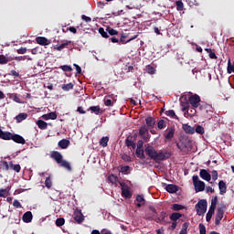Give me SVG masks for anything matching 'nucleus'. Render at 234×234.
<instances>
[{
	"instance_id": "obj_58",
	"label": "nucleus",
	"mask_w": 234,
	"mask_h": 234,
	"mask_svg": "<svg viewBox=\"0 0 234 234\" xmlns=\"http://www.w3.org/2000/svg\"><path fill=\"white\" fill-rule=\"evenodd\" d=\"M157 127H158V129H164V127H165V122L164 120H160L157 122Z\"/></svg>"
},
{
	"instance_id": "obj_44",
	"label": "nucleus",
	"mask_w": 234,
	"mask_h": 234,
	"mask_svg": "<svg viewBox=\"0 0 234 234\" xmlns=\"http://www.w3.org/2000/svg\"><path fill=\"white\" fill-rule=\"evenodd\" d=\"M187 228H189V223H184L179 234H187Z\"/></svg>"
},
{
	"instance_id": "obj_8",
	"label": "nucleus",
	"mask_w": 234,
	"mask_h": 234,
	"mask_svg": "<svg viewBox=\"0 0 234 234\" xmlns=\"http://www.w3.org/2000/svg\"><path fill=\"white\" fill-rule=\"evenodd\" d=\"M225 207H226L225 205L218 207L216 218H215L216 226H220V220H222V218H224V208Z\"/></svg>"
},
{
	"instance_id": "obj_39",
	"label": "nucleus",
	"mask_w": 234,
	"mask_h": 234,
	"mask_svg": "<svg viewBox=\"0 0 234 234\" xmlns=\"http://www.w3.org/2000/svg\"><path fill=\"white\" fill-rule=\"evenodd\" d=\"M166 116H169V118H173L174 120H178V116H176V113L173 110H169L165 112Z\"/></svg>"
},
{
	"instance_id": "obj_52",
	"label": "nucleus",
	"mask_w": 234,
	"mask_h": 234,
	"mask_svg": "<svg viewBox=\"0 0 234 234\" xmlns=\"http://www.w3.org/2000/svg\"><path fill=\"white\" fill-rule=\"evenodd\" d=\"M122 160H123V162H133V158H131L127 154H123L122 155Z\"/></svg>"
},
{
	"instance_id": "obj_11",
	"label": "nucleus",
	"mask_w": 234,
	"mask_h": 234,
	"mask_svg": "<svg viewBox=\"0 0 234 234\" xmlns=\"http://www.w3.org/2000/svg\"><path fill=\"white\" fill-rule=\"evenodd\" d=\"M73 218L77 224H81V222L85 220V218L83 217V213H81V210L80 209H77L74 211Z\"/></svg>"
},
{
	"instance_id": "obj_4",
	"label": "nucleus",
	"mask_w": 234,
	"mask_h": 234,
	"mask_svg": "<svg viewBox=\"0 0 234 234\" xmlns=\"http://www.w3.org/2000/svg\"><path fill=\"white\" fill-rule=\"evenodd\" d=\"M196 193H200L206 189V183L198 178V176H193L192 177Z\"/></svg>"
},
{
	"instance_id": "obj_6",
	"label": "nucleus",
	"mask_w": 234,
	"mask_h": 234,
	"mask_svg": "<svg viewBox=\"0 0 234 234\" xmlns=\"http://www.w3.org/2000/svg\"><path fill=\"white\" fill-rule=\"evenodd\" d=\"M149 211L145 212L144 218L145 220H154L158 217V212L156 211V208L153 206L148 207Z\"/></svg>"
},
{
	"instance_id": "obj_33",
	"label": "nucleus",
	"mask_w": 234,
	"mask_h": 234,
	"mask_svg": "<svg viewBox=\"0 0 234 234\" xmlns=\"http://www.w3.org/2000/svg\"><path fill=\"white\" fill-rule=\"evenodd\" d=\"M12 133L10 132H3L2 131V135H1V140H12Z\"/></svg>"
},
{
	"instance_id": "obj_32",
	"label": "nucleus",
	"mask_w": 234,
	"mask_h": 234,
	"mask_svg": "<svg viewBox=\"0 0 234 234\" xmlns=\"http://www.w3.org/2000/svg\"><path fill=\"white\" fill-rule=\"evenodd\" d=\"M179 218H182V214L178 212H174L170 216V220H172L173 222H176V220H178Z\"/></svg>"
},
{
	"instance_id": "obj_30",
	"label": "nucleus",
	"mask_w": 234,
	"mask_h": 234,
	"mask_svg": "<svg viewBox=\"0 0 234 234\" xmlns=\"http://www.w3.org/2000/svg\"><path fill=\"white\" fill-rule=\"evenodd\" d=\"M213 215H215V207H210L208 212L207 213L206 216V220L207 222H210Z\"/></svg>"
},
{
	"instance_id": "obj_12",
	"label": "nucleus",
	"mask_w": 234,
	"mask_h": 234,
	"mask_svg": "<svg viewBox=\"0 0 234 234\" xmlns=\"http://www.w3.org/2000/svg\"><path fill=\"white\" fill-rule=\"evenodd\" d=\"M199 176L202 180H206V182H211V174H209L206 169L200 170Z\"/></svg>"
},
{
	"instance_id": "obj_29",
	"label": "nucleus",
	"mask_w": 234,
	"mask_h": 234,
	"mask_svg": "<svg viewBox=\"0 0 234 234\" xmlns=\"http://www.w3.org/2000/svg\"><path fill=\"white\" fill-rule=\"evenodd\" d=\"M37 125L38 129H40L41 131H45L48 127V124L47 123V122H45L43 120H38L37 122Z\"/></svg>"
},
{
	"instance_id": "obj_36",
	"label": "nucleus",
	"mask_w": 234,
	"mask_h": 234,
	"mask_svg": "<svg viewBox=\"0 0 234 234\" xmlns=\"http://www.w3.org/2000/svg\"><path fill=\"white\" fill-rule=\"evenodd\" d=\"M137 158L145 159V154H144V149L137 148L135 151Z\"/></svg>"
},
{
	"instance_id": "obj_63",
	"label": "nucleus",
	"mask_w": 234,
	"mask_h": 234,
	"mask_svg": "<svg viewBox=\"0 0 234 234\" xmlns=\"http://www.w3.org/2000/svg\"><path fill=\"white\" fill-rule=\"evenodd\" d=\"M13 206H14V207L19 208V207H21V203L19 202V200L15 199L13 202Z\"/></svg>"
},
{
	"instance_id": "obj_15",
	"label": "nucleus",
	"mask_w": 234,
	"mask_h": 234,
	"mask_svg": "<svg viewBox=\"0 0 234 234\" xmlns=\"http://www.w3.org/2000/svg\"><path fill=\"white\" fill-rule=\"evenodd\" d=\"M32 218H34V216L32 215L31 211H27V212L24 213V215L22 217V220L26 224H29V222H32Z\"/></svg>"
},
{
	"instance_id": "obj_57",
	"label": "nucleus",
	"mask_w": 234,
	"mask_h": 234,
	"mask_svg": "<svg viewBox=\"0 0 234 234\" xmlns=\"http://www.w3.org/2000/svg\"><path fill=\"white\" fill-rule=\"evenodd\" d=\"M199 234H206V225L202 223L199 224Z\"/></svg>"
},
{
	"instance_id": "obj_35",
	"label": "nucleus",
	"mask_w": 234,
	"mask_h": 234,
	"mask_svg": "<svg viewBox=\"0 0 234 234\" xmlns=\"http://www.w3.org/2000/svg\"><path fill=\"white\" fill-rule=\"evenodd\" d=\"M9 165L13 171H16V173L21 172V165H14V163L10 162Z\"/></svg>"
},
{
	"instance_id": "obj_17",
	"label": "nucleus",
	"mask_w": 234,
	"mask_h": 234,
	"mask_svg": "<svg viewBox=\"0 0 234 234\" xmlns=\"http://www.w3.org/2000/svg\"><path fill=\"white\" fill-rule=\"evenodd\" d=\"M10 61H14V58L8 57L7 55H0V65H6Z\"/></svg>"
},
{
	"instance_id": "obj_1",
	"label": "nucleus",
	"mask_w": 234,
	"mask_h": 234,
	"mask_svg": "<svg viewBox=\"0 0 234 234\" xmlns=\"http://www.w3.org/2000/svg\"><path fill=\"white\" fill-rule=\"evenodd\" d=\"M147 156L151 158V160H154V162H162L164 160H168L171 158V154L169 152L160 151L159 153L153 146H147L144 149Z\"/></svg>"
},
{
	"instance_id": "obj_34",
	"label": "nucleus",
	"mask_w": 234,
	"mask_h": 234,
	"mask_svg": "<svg viewBox=\"0 0 234 234\" xmlns=\"http://www.w3.org/2000/svg\"><path fill=\"white\" fill-rule=\"evenodd\" d=\"M145 122L148 127H154V124L156 123V120H154L153 117H147Z\"/></svg>"
},
{
	"instance_id": "obj_53",
	"label": "nucleus",
	"mask_w": 234,
	"mask_h": 234,
	"mask_svg": "<svg viewBox=\"0 0 234 234\" xmlns=\"http://www.w3.org/2000/svg\"><path fill=\"white\" fill-rule=\"evenodd\" d=\"M212 180L217 181L218 180V172L217 170H213L211 172Z\"/></svg>"
},
{
	"instance_id": "obj_22",
	"label": "nucleus",
	"mask_w": 234,
	"mask_h": 234,
	"mask_svg": "<svg viewBox=\"0 0 234 234\" xmlns=\"http://www.w3.org/2000/svg\"><path fill=\"white\" fill-rule=\"evenodd\" d=\"M126 147H132V149H135L136 144L133 141V136L129 135L125 140Z\"/></svg>"
},
{
	"instance_id": "obj_45",
	"label": "nucleus",
	"mask_w": 234,
	"mask_h": 234,
	"mask_svg": "<svg viewBox=\"0 0 234 234\" xmlns=\"http://www.w3.org/2000/svg\"><path fill=\"white\" fill-rule=\"evenodd\" d=\"M45 186L48 189H50V187H52V179L50 178V176L46 177Z\"/></svg>"
},
{
	"instance_id": "obj_42",
	"label": "nucleus",
	"mask_w": 234,
	"mask_h": 234,
	"mask_svg": "<svg viewBox=\"0 0 234 234\" xmlns=\"http://www.w3.org/2000/svg\"><path fill=\"white\" fill-rule=\"evenodd\" d=\"M205 50H206V52H207L210 59H217V58H218L217 54H215V52H213V50L211 48H206Z\"/></svg>"
},
{
	"instance_id": "obj_25",
	"label": "nucleus",
	"mask_w": 234,
	"mask_h": 234,
	"mask_svg": "<svg viewBox=\"0 0 234 234\" xmlns=\"http://www.w3.org/2000/svg\"><path fill=\"white\" fill-rule=\"evenodd\" d=\"M10 186H7L6 188L0 189V198H6V197H9L10 195Z\"/></svg>"
},
{
	"instance_id": "obj_7",
	"label": "nucleus",
	"mask_w": 234,
	"mask_h": 234,
	"mask_svg": "<svg viewBox=\"0 0 234 234\" xmlns=\"http://www.w3.org/2000/svg\"><path fill=\"white\" fill-rule=\"evenodd\" d=\"M188 101L194 109H198L201 101L200 96H198L197 94L191 95L188 98Z\"/></svg>"
},
{
	"instance_id": "obj_27",
	"label": "nucleus",
	"mask_w": 234,
	"mask_h": 234,
	"mask_svg": "<svg viewBox=\"0 0 234 234\" xmlns=\"http://www.w3.org/2000/svg\"><path fill=\"white\" fill-rule=\"evenodd\" d=\"M69 145H70V141L68 139H62L58 142V147H60V149H67Z\"/></svg>"
},
{
	"instance_id": "obj_23",
	"label": "nucleus",
	"mask_w": 234,
	"mask_h": 234,
	"mask_svg": "<svg viewBox=\"0 0 234 234\" xmlns=\"http://www.w3.org/2000/svg\"><path fill=\"white\" fill-rule=\"evenodd\" d=\"M43 120H57L58 114L55 112L42 115Z\"/></svg>"
},
{
	"instance_id": "obj_24",
	"label": "nucleus",
	"mask_w": 234,
	"mask_h": 234,
	"mask_svg": "<svg viewBox=\"0 0 234 234\" xmlns=\"http://www.w3.org/2000/svg\"><path fill=\"white\" fill-rule=\"evenodd\" d=\"M136 206L138 207H142V206L145 205V198H144V195H137L136 196Z\"/></svg>"
},
{
	"instance_id": "obj_13",
	"label": "nucleus",
	"mask_w": 234,
	"mask_h": 234,
	"mask_svg": "<svg viewBox=\"0 0 234 234\" xmlns=\"http://www.w3.org/2000/svg\"><path fill=\"white\" fill-rule=\"evenodd\" d=\"M11 140H13V142H15L16 144H22V145H25V144H27V141H25V138H23V136L16 133L12 134Z\"/></svg>"
},
{
	"instance_id": "obj_56",
	"label": "nucleus",
	"mask_w": 234,
	"mask_h": 234,
	"mask_svg": "<svg viewBox=\"0 0 234 234\" xmlns=\"http://www.w3.org/2000/svg\"><path fill=\"white\" fill-rule=\"evenodd\" d=\"M109 181L112 184H116V182H118V176H116L114 175H112V176H109Z\"/></svg>"
},
{
	"instance_id": "obj_10",
	"label": "nucleus",
	"mask_w": 234,
	"mask_h": 234,
	"mask_svg": "<svg viewBox=\"0 0 234 234\" xmlns=\"http://www.w3.org/2000/svg\"><path fill=\"white\" fill-rule=\"evenodd\" d=\"M129 36H131V34L122 33L121 38H120L122 45L130 43V41H133V39H136V37H138V35H134L133 37H130L128 40H125V39H127V37H129Z\"/></svg>"
},
{
	"instance_id": "obj_18",
	"label": "nucleus",
	"mask_w": 234,
	"mask_h": 234,
	"mask_svg": "<svg viewBox=\"0 0 234 234\" xmlns=\"http://www.w3.org/2000/svg\"><path fill=\"white\" fill-rule=\"evenodd\" d=\"M218 189H219V195H226V192L228 191V186H226V182L220 180L218 182Z\"/></svg>"
},
{
	"instance_id": "obj_9",
	"label": "nucleus",
	"mask_w": 234,
	"mask_h": 234,
	"mask_svg": "<svg viewBox=\"0 0 234 234\" xmlns=\"http://www.w3.org/2000/svg\"><path fill=\"white\" fill-rule=\"evenodd\" d=\"M180 103H181V107H182V111L183 112H186L189 111V99L187 100V96H182L180 99Z\"/></svg>"
},
{
	"instance_id": "obj_16",
	"label": "nucleus",
	"mask_w": 234,
	"mask_h": 234,
	"mask_svg": "<svg viewBox=\"0 0 234 234\" xmlns=\"http://www.w3.org/2000/svg\"><path fill=\"white\" fill-rule=\"evenodd\" d=\"M36 41H37V45H41L42 47H47V45H48L50 43V40H48L45 37H37L36 38Z\"/></svg>"
},
{
	"instance_id": "obj_46",
	"label": "nucleus",
	"mask_w": 234,
	"mask_h": 234,
	"mask_svg": "<svg viewBox=\"0 0 234 234\" xmlns=\"http://www.w3.org/2000/svg\"><path fill=\"white\" fill-rule=\"evenodd\" d=\"M59 69H61V70H63L64 72H72V67L69 65L60 66Z\"/></svg>"
},
{
	"instance_id": "obj_64",
	"label": "nucleus",
	"mask_w": 234,
	"mask_h": 234,
	"mask_svg": "<svg viewBox=\"0 0 234 234\" xmlns=\"http://www.w3.org/2000/svg\"><path fill=\"white\" fill-rule=\"evenodd\" d=\"M17 54H27V48H20L16 50Z\"/></svg>"
},
{
	"instance_id": "obj_19",
	"label": "nucleus",
	"mask_w": 234,
	"mask_h": 234,
	"mask_svg": "<svg viewBox=\"0 0 234 234\" xmlns=\"http://www.w3.org/2000/svg\"><path fill=\"white\" fill-rule=\"evenodd\" d=\"M88 111H90L92 114H96L97 116H100V114H103V110H101L100 106H91L89 108Z\"/></svg>"
},
{
	"instance_id": "obj_43",
	"label": "nucleus",
	"mask_w": 234,
	"mask_h": 234,
	"mask_svg": "<svg viewBox=\"0 0 234 234\" xmlns=\"http://www.w3.org/2000/svg\"><path fill=\"white\" fill-rule=\"evenodd\" d=\"M99 34H101V36L105 39L109 38V33H107L103 27L99 28Z\"/></svg>"
},
{
	"instance_id": "obj_54",
	"label": "nucleus",
	"mask_w": 234,
	"mask_h": 234,
	"mask_svg": "<svg viewBox=\"0 0 234 234\" xmlns=\"http://www.w3.org/2000/svg\"><path fill=\"white\" fill-rule=\"evenodd\" d=\"M218 200V197L216 196L215 197L212 198L211 200V206L210 207H214V209H217V202Z\"/></svg>"
},
{
	"instance_id": "obj_61",
	"label": "nucleus",
	"mask_w": 234,
	"mask_h": 234,
	"mask_svg": "<svg viewBox=\"0 0 234 234\" xmlns=\"http://www.w3.org/2000/svg\"><path fill=\"white\" fill-rule=\"evenodd\" d=\"M176 226H177L176 221H173L172 225L168 227V229H170V231H175V229H176Z\"/></svg>"
},
{
	"instance_id": "obj_37",
	"label": "nucleus",
	"mask_w": 234,
	"mask_h": 234,
	"mask_svg": "<svg viewBox=\"0 0 234 234\" xmlns=\"http://www.w3.org/2000/svg\"><path fill=\"white\" fill-rule=\"evenodd\" d=\"M61 89L62 90H65V91L72 90V89H74V84L72 82L64 84L62 85Z\"/></svg>"
},
{
	"instance_id": "obj_59",
	"label": "nucleus",
	"mask_w": 234,
	"mask_h": 234,
	"mask_svg": "<svg viewBox=\"0 0 234 234\" xmlns=\"http://www.w3.org/2000/svg\"><path fill=\"white\" fill-rule=\"evenodd\" d=\"M104 105H106V107H112L113 102H112V101H111V99H106L104 101Z\"/></svg>"
},
{
	"instance_id": "obj_2",
	"label": "nucleus",
	"mask_w": 234,
	"mask_h": 234,
	"mask_svg": "<svg viewBox=\"0 0 234 234\" xmlns=\"http://www.w3.org/2000/svg\"><path fill=\"white\" fill-rule=\"evenodd\" d=\"M51 158L60 165V167H64L68 171H72V166H70V163H69L67 160H63V155L61 153L58 151H53L51 153Z\"/></svg>"
},
{
	"instance_id": "obj_47",
	"label": "nucleus",
	"mask_w": 234,
	"mask_h": 234,
	"mask_svg": "<svg viewBox=\"0 0 234 234\" xmlns=\"http://www.w3.org/2000/svg\"><path fill=\"white\" fill-rule=\"evenodd\" d=\"M195 133H197V134H204L205 130L204 128L202 127V125H197L195 129Z\"/></svg>"
},
{
	"instance_id": "obj_5",
	"label": "nucleus",
	"mask_w": 234,
	"mask_h": 234,
	"mask_svg": "<svg viewBox=\"0 0 234 234\" xmlns=\"http://www.w3.org/2000/svg\"><path fill=\"white\" fill-rule=\"evenodd\" d=\"M119 184L121 186L122 197L126 199L133 198V192H131V188H129V186L122 181H120Z\"/></svg>"
},
{
	"instance_id": "obj_3",
	"label": "nucleus",
	"mask_w": 234,
	"mask_h": 234,
	"mask_svg": "<svg viewBox=\"0 0 234 234\" xmlns=\"http://www.w3.org/2000/svg\"><path fill=\"white\" fill-rule=\"evenodd\" d=\"M196 210L199 217L205 215L206 211H207V201L206 199L199 200L196 205Z\"/></svg>"
},
{
	"instance_id": "obj_26",
	"label": "nucleus",
	"mask_w": 234,
	"mask_h": 234,
	"mask_svg": "<svg viewBox=\"0 0 234 234\" xmlns=\"http://www.w3.org/2000/svg\"><path fill=\"white\" fill-rule=\"evenodd\" d=\"M183 130L186 134H195V128L189 124H183Z\"/></svg>"
},
{
	"instance_id": "obj_60",
	"label": "nucleus",
	"mask_w": 234,
	"mask_h": 234,
	"mask_svg": "<svg viewBox=\"0 0 234 234\" xmlns=\"http://www.w3.org/2000/svg\"><path fill=\"white\" fill-rule=\"evenodd\" d=\"M206 105H207V103H206V102H200V104H199V110H201L202 111V112H206Z\"/></svg>"
},
{
	"instance_id": "obj_41",
	"label": "nucleus",
	"mask_w": 234,
	"mask_h": 234,
	"mask_svg": "<svg viewBox=\"0 0 234 234\" xmlns=\"http://www.w3.org/2000/svg\"><path fill=\"white\" fill-rule=\"evenodd\" d=\"M55 224L58 228H61V226H65V218H58L56 219Z\"/></svg>"
},
{
	"instance_id": "obj_48",
	"label": "nucleus",
	"mask_w": 234,
	"mask_h": 234,
	"mask_svg": "<svg viewBox=\"0 0 234 234\" xmlns=\"http://www.w3.org/2000/svg\"><path fill=\"white\" fill-rule=\"evenodd\" d=\"M184 206L180 205V204H174L172 207L173 211H180L182 209H184Z\"/></svg>"
},
{
	"instance_id": "obj_55",
	"label": "nucleus",
	"mask_w": 234,
	"mask_h": 234,
	"mask_svg": "<svg viewBox=\"0 0 234 234\" xmlns=\"http://www.w3.org/2000/svg\"><path fill=\"white\" fill-rule=\"evenodd\" d=\"M149 130L147 129V127L145 126H142L140 129H139V134L140 136H144V134H145V133H147Z\"/></svg>"
},
{
	"instance_id": "obj_28",
	"label": "nucleus",
	"mask_w": 234,
	"mask_h": 234,
	"mask_svg": "<svg viewBox=\"0 0 234 234\" xmlns=\"http://www.w3.org/2000/svg\"><path fill=\"white\" fill-rule=\"evenodd\" d=\"M175 136V127H171L167 130V133L165 134L166 140H171Z\"/></svg>"
},
{
	"instance_id": "obj_40",
	"label": "nucleus",
	"mask_w": 234,
	"mask_h": 234,
	"mask_svg": "<svg viewBox=\"0 0 234 234\" xmlns=\"http://www.w3.org/2000/svg\"><path fill=\"white\" fill-rule=\"evenodd\" d=\"M106 32L110 35V36H118V30L111 27H108L106 28Z\"/></svg>"
},
{
	"instance_id": "obj_31",
	"label": "nucleus",
	"mask_w": 234,
	"mask_h": 234,
	"mask_svg": "<svg viewBox=\"0 0 234 234\" xmlns=\"http://www.w3.org/2000/svg\"><path fill=\"white\" fill-rule=\"evenodd\" d=\"M27 118H28V114L19 113L16 116L15 120H16V123H21V122H23V120H27Z\"/></svg>"
},
{
	"instance_id": "obj_51",
	"label": "nucleus",
	"mask_w": 234,
	"mask_h": 234,
	"mask_svg": "<svg viewBox=\"0 0 234 234\" xmlns=\"http://www.w3.org/2000/svg\"><path fill=\"white\" fill-rule=\"evenodd\" d=\"M146 70L148 72V74H154L156 72V69H154V67L148 65L146 67Z\"/></svg>"
},
{
	"instance_id": "obj_50",
	"label": "nucleus",
	"mask_w": 234,
	"mask_h": 234,
	"mask_svg": "<svg viewBox=\"0 0 234 234\" xmlns=\"http://www.w3.org/2000/svg\"><path fill=\"white\" fill-rule=\"evenodd\" d=\"M205 112L207 114H209L211 116V114H213V106L209 105V104H207L206 105V110H205Z\"/></svg>"
},
{
	"instance_id": "obj_38",
	"label": "nucleus",
	"mask_w": 234,
	"mask_h": 234,
	"mask_svg": "<svg viewBox=\"0 0 234 234\" xmlns=\"http://www.w3.org/2000/svg\"><path fill=\"white\" fill-rule=\"evenodd\" d=\"M100 145H101V147H107V144H109V137H102L100 142H99Z\"/></svg>"
},
{
	"instance_id": "obj_49",
	"label": "nucleus",
	"mask_w": 234,
	"mask_h": 234,
	"mask_svg": "<svg viewBox=\"0 0 234 234\" xmlns=\"http://www.w3.org/2000/svg\"><path fill=\"white\" fill-rule=\"evenodd\" d=\"M176 8L179 12H182V10H184V2L182 1H176Z\"/></svg>"
},
{
	"instance_id": "obj_21",
	"label": "nucleus",
	"mask_w": 234,
	"mask_h": 234,
	"mask_svg": "<svg viewBox=\"0 0 234 234\" xmlns=\"http://www.w3.org/2000/svg\"><path fill=\"white\" fill-rule=\"evenodd\" d=\"M165 190L167 191V193H176L178 191V186L169 184L165 186Z\"/></svg>"
},
{
	"instance_id": "obj_14",
	"label": "nucleus",
	"mask_w": 234,
	"mask_h": 234,
	"mask_svg": "<svg viewBox=\"0 0 234 234\" xmlns=\"http://www.w3.org/2000/svg\"><path fill=\"white\" fill-rule=\"evenodd\" d=\"M165 218H167V213L165 211H162L160 213V217L157 216V218H155V222L157 224H165Z\"/></svg>"
},
{
	"instance_id": "obj_20",
	"label": "nucleus",
	"mask_w": 234,
	"mask_h": 234,
	"mask_svg": "<svg viewBox=\"0 0 234 234\" xmlns=\"http://www.w3.org/2000/svg\"><path fill=\"white\" fill-rule=\"evenodd\" d=\"M71 43H72V41H70V40H65L59 46L55 47V50L61 52V50H63V48H67V47H69V45H70Z\"/></svg>"
},
{
	"instance_id": "obj_62",
	"label": "nucleus",
	"mask_w": 234,
	"mask_h": 234,
	"mask_svg": "<svg viewBox=\"0 0 234 234\" xmlns=\"http://www.w3.org/2000/svg\"><path fill=\"white\" fill-rule=\"evenodd\" d=\"M9 75L14 76V78H19V72L16 71V69H12Z\"/></svg>"
}]
</instances>
